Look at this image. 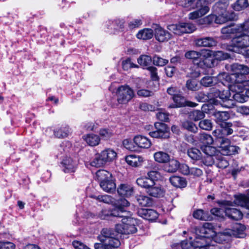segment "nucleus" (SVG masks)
Listing matches in <instances>:
<instances>
[{
  "label": "nucleus",
  "mask_w": 249,
  "mask_h": 249,
  "mask_svg": "<svg viewBox=\"0 0 249 249\" xmlns=\"http://www.w3.org/2000/svg\"><path fill=\"white\" fill-rule=\"evenodd\" d=\"M196 237L193 241L184 240L181 242L182 249H208L209 246H214L216 243H221L222 239H218L224 235L216 234L213 226L210 223H205L203 226L196 230Z\"/></svg>",
  "instance_id": "obj_1"
},
{
  "label": "nucleus",
  "mask_w": 249,
  "mask_h": 249,
  "mask_svg": "<svg viewBox=\"0 0 249 249\" xmlns=\"http://www.w3.org/2000/svg\"><path fill=\"white\" fill-rule=\"evenodd\" d=\"M179 5L188 10L197 9L188 15V18L195 20L206 15L210 11V8L206 0H180Z\"/></svg>",
  "instance_id": "obj_2"
},
{
  "label": "nucleus",
  "mask_w": 249,
  "mask_h": 249,
  "mask_svg": "<svg viewBox=\"0 0 249 249\" xmlns=\"http://www.w3.org/2000/svg\"><path fill=\"white\" fill-rule=\"evenodd\" d=\"M231 93L233 101L239 103L246 102L249 97V80H239L235 79L228 85Z\"/></svg>",
  "instance_id": "obj_3"
},
{
  "label": "nucleus",
  "mask_w": 249,
  "mask_h": 249,
  "mask_svg": "<svg viewBox=\"0 0 249 249\" xmlns=\"http://www.w3.org/2000/svg\"><path fill=\"white\" fill-rule=\"evenodd\" d=\"M209 53L207 49H203L199 52L189 51L185 54V57L192 60L194 64L200 68H211L213 66L212 60L208 59Z\"/></svg>",
  "instance_id": "obj_4"
},
{
  "label": "nucleus",
  "mask_w": 249,
  "mask_h": 249,
  "mask_svg": "<svg viewBox=\"0 0 249 249\" xmlns=\"http://www.w3.org/2000/svg\"><path fill=\"white\" fill-rule=\"evenodd\" d=\"M130 205L129 202L124 198H121L115 203L114 208L109 211L104 209L99 213L98 216L102 219H107L110 215L115 217L127 216V207Z\"/></svg>",
  "instance_id": "obj_5"
},
{
  "label": "nucleus",
  "mask_w": 249,
  "mask_h": 249,
  "mask_svg": "<svg viewBox=\"0 0 249 249\" xmlns=\"http://www.w3.org/2000/svg\"><path fill=\"white\" fill-rule=\"evenodd\" d=\"M117 158V153L111 148H106L95 155L90 162V165L95 167H101L107 163L111 162Z\"/></svg>",
  "instance_id": "obj_6"
},
{
  "label": "nucleus",
  "mask_w": 249,
  "mask_h": 249,
  "mask_svg": "<svg viewBox=\"0 0 249 249\" xmlns=\"http://www.w3.org/2000/svg\"><path fill=\"white\" fill-rule=\"evenodd\" d=\"M125 214L127 216L121 217L123 218L122 222L116 225V231L118 233L126 235L136 233L137 231V220L129 216V212L127 210Z\"/></svg>",
  "instance_id": "obj_7"
},
{
  "label": "nucleus",
  "mask_w": 249,
  "mask_h": 249,
  "mask_svg": "<svg viewBox=\"0 0 249 249\" xmlns=\"http://www.w3.org/2000/svg\"><path fill=\"white\" fill-rule=\"evenodd\" d=\"M116 95L117 103L112 105L113 107H116L119 105L128 104L134 97L135 93L132 88L125 84L120 86L116 89Z\"/></svg>",
  "instance_id": "obj_8"
},
{
  "label": "nucleus",
  "mask_w": 249,
  "mask_h": 249,
  "mask_svg": "<svg viewBox=\"0 0 249 249\" xmlns=\"http://www.w3.org/2000/svg\"><path fill=\"white\" fill-rule=\"evenodd\" d=\"M249 47V35H242L233 37L231 40V45L229 50L238 53Z\"/></svg>",
  "instance_id": "obj_9"
},
{
  "label": "nucleus",
  "mask_w": 249,
  "mask_h": 249,
  "mask_svg": "<svg viewBox=\"0 0 249 249\" xmlns=\"http://www.w3.org/2000/svg\"><path fill=\"white\" fill-rule=\"evenodd\" d=\"M167 28L174 34L178 35L192 33L196 30V26L194 24L184 22L169 25Z\"/></svg>",
  "instance_id": "obj_10"
},
{
  "label": "nucleus",
  "mask_w": 249,
  "mask_h": 249,
  "mask_svg": "<svg viewBox=\"0 0 249 249\" xmlns=\"http://www.w3.org/2000/svg\"><path fill=\"white\" fill-rule=\"evenodd\" d=\"M156 130L150 131L148 134L152 138L166 139L170 137L169 128L167 125L162 123L157 122L154 124Z\"/></svg>",
  "instance_id": "obj_11"
},
{
  "label": "nucleus",
  "mask_w": 249,
  "mask_h": 249,
  "mask_svg": "<svg viewBox=\"0 0 249 249\" xmlns=\"http://www.w3.org/2000/svg\"><path fill=\"white\" fill-rule=\"evenodd\" d=\"M230 70L231 72L230 76L231 79L226 82L231 83V81L235 78V79L239 80L240 77L247 75L249 73V67L246 65L240 64L238 63H234L230 66Z\"/></svg>",
  "instance_id": "obj_12"
},
{
  "label": "nucleus",
  "mask_w": 249,
  "mask_h": 249,
  "mask_svg": "<svg viewBox=\"0 0 249 249\" xmlns=\"http://www.w3.org/2000/svg\"><path fill=\"white\" fill-rule=\"evenodd\" d=\"M231 79L229 74L226 72L219 73L217 77L206 76L200 80V84L204 87H208L213 86L217 81L224 84V82Z\"/></svg>",
  "instance_id": "obj_13"
},
{
  "label": "nucleus",
  "mask_w": 249,
  "mask_h": 249,
  "mask_svg": "<svg viewBox=\"0 0 249 249\" xmlns=\"http://www.w3.org/2000/svg\"><path fill=\"white\" fill-rule=\"evenodd\" d=\"M231 93L230 89L219 91L218 96L221 99L220 105L226 108H232L235 103L231 98Z\"/></svg>",
  "instance_id": "obj_14"
},
{
  "label": "nucleus",
  "mask_w": 249,
  "mask_h": 249,
  "mask_svg": "<svg viewBox=\"0 0 249 249\" xmlns=\"http://www.w3.org/2000/svg\"><path fill=\"white\" fill-rule=\"evenodd\" d=\"M220 148L222 154L226 155L235 154L239 149L238 147L231 145L228 139H223L220 142Z\"/></svg>",
  "instance_id": "obj_15"
},
{
  "label": "nucleus",
  "mask_w": 249,
  "mask_h": 249,
  "mask_svg": "<svg viewBox=\"0 0 249 249\" xmlns=\"http://www.w3.org/2000/svg\"><path fill=\"white\" fill-rule=\"evenodd\" d=\"M137 150L138 149H148L152 145L151 142L148 138L141 135L135 136L133 139Z\"/></svg>",
  "instance_id": "obj_16"
},
{
  "label": "nucleus",
  "mask_w": 249,
  "mask_h": 249,
  "mask_svg": "<svg viewBox=\"0 0 249 249\" xmlns=\"http://www.w3.org/2000/svg\"><path fill=\"white\" fill-rule=\"evenodd\" d=\"M201 149L208 156V161H206L204 163L207 166L212 165L214 163L213 157L218 152L216 148L211 145H201Z\"/></svg>",
  "instance_id": "obj_17"
},
{
  "label": "nucleus",
  "mask_w": 249,
  "mask_h": 249,
  "mask_svg": "<svg viewBox=\"0 0 249 249\" xmlns=\"http://www.w3.org/2000/svg\"><path fill=\"white\" fill-rule=\"evenodd\" d=\"M154 35L156 39L160 42H167L172 37L170 33L159 26H157L155 28Z\"/></svg>",
  "instance_id": "obj_18"
},
{
  "label": "nucleus",
  "mask_w": 249,
  "mask_h": 249,
  "mask_svg": "<svg viewBox=\"0 0 249 249\" xmlns=\"http://www.w3.org/2000/svg\"><path fill=\"white\" fill-rule=\"evenodd\" d=\"M173 99L175 104L170 105L169 107L171 108L180 107L186 106L195 107L197 105L195 103L187 101L184 97L181 95L180 93L177 96L173 97Z\"/></svg>",
  "instance_id": "obj_19"
},
{
  "label": "nucleus",
  "mask_w": 249,
  "mask_h": 249,
  "mask_svg": "<svg viewBox=\"0 0 249 249\" xmlns=\"http://www.w3.org/2000/svg\"><path fill=\"white\" fill-rule=\"evenodd\" d=\"M61 164L65 173H72L77 168V161L70 157H66L62 160Z\"/></svg>",
  "instance_id": "obj_20"
},
{
  "label": "nucleus",
  "mask_w": 249,
  "mask_h": 249,
  "mask_svg": "<svg viewBox=\"0 0 249 249\" xmlns=\"http://www.w3.org/2000/svg\"><path fill=\"white\" fill-rule=\"evenodd\" d=\"M138 215L149 221L156 220L158 217V213L154 210L148 209H140L138 211Z\"/></svg>",
  "instance_id": "obj_21"
},
{
  "label": "nucleus",
  "mask_w": 249,
  "mask_h": 249,
  "mask_svg": "<svg viewBox=\"0 0 249 249\" xmlns=\"http://www.w3.org/2000/svg\"><path fill=\"white\" fill-rule=\"evenodd\" d=\"M195 45L197 47H212L216 46V40L211 37H206L196 39Z\"/></svg>",
  "instance_id": "obj_22"
},
{
  "label": "nucleus",
  "mask_w": 249,
  "mask_h": 249,
  "mask_svg": "<svg viewBox=\"0 0 249 249\" xmlns=\"http://www.w3.org/2000/svg\"><path fill=\"white\" fill-rule=\"evenodd\" d=\"M225 213L229 218L234 220H240L243 217L242 212L240 210L234 208L226 207Z\"/></svg>",
  "instance_id": "obj_23"
},
{
  "label": "nucleus",
  "mask_w": 249,
  "mask_h": 249,
  "mask_svg": "<svg viewBox=\"0 0 249 249\" xmlns=\"http://www.w3.org/2000/svg\"><path fill=\"white\" fill-rule=\"evenodd\" d=\"M245 227L244 225L236 223L234 225L233 229L228 232H225V233L228 234L231 236L233 235L236 237L242 238L245 236Z\"/></svg>",
  "instance_id": "obj_24"
},
{
  "label": "nucleus",
  "mask_w": 249,
  "mask_h": 249,
  "mask_svg": "<svg viewBox=\"0 0 249 249\" xmlns=\"http://www.w3.org/2000/svg\"><path fill=\"white\" fill-rule=\"evenodd\" d=\"M126 162L130 165L134 167L141 166L143 162V158L140 156L130 155L125 157Z\"/></svg>",
  "instance_id": "obj_25"
},
{
  "label": "nucleus",
  "mask_w": 249,
  "mask_h": 249,
  "mask_svg": "<svg viewBox=\"0 0 249 249\" xmlns=\"http://www.w3.org/2000/svg\"><path fill=\"white\" fill-rule=\"evenodd\" d=\"M100 187L103 191L107 193H111L116 189V184L113 179L112 176L109 179L100 183Z\"/></svg>",
  "instance_id": "obj_26"
},
{
  "label": "nucleus",
  "mask_w": 249,
  "mask_h": 249,
  "mask_svg": "<svg viewBox=\"0 0 249 249\" xmlns=\"http://www.w3.org/2000/svg\"><path fill=\"white\" fill-rule=\"evenodd\" d=\"M234 203L238 206L244 207L249 210V191L247 196L240 195L236 196Z\"/></svg>",
  "instance_id": "obj_27"
},
{
  "label": "nucleus",
  "mask_w": 249,
  "mask_h": 249,
  "mask_svg": "<svg viewBox=\"0 0 249 249\" xmlns=\"http://www.w3.org/2000/svg\"><path fill=\"white\" fill-rule=\"evenodd\" d=\"M147 193L153 197H159L163 196V190L161 188L160 186L156 184L154 182V184L150 186L147 190Z\"/></svg>",
  "instance_id": "obj_28"
},
{
  "label": "nucleus",
  "mask_w": 249,
  "mask_h": 249,
  "mask_svg": "<svg viewBox=\"0 0 249 249\" xmlns=\"http://www.w3.org/2000/svg\"><path fill=\"white\" fill-rule=\"evenodd\" d=\"M207 51L208 53H209L208 59H209L210 58L213 57L215 59L221 61L228 59L230 57V55L228 53H224L221 51H213L207 49Z\"/></svg>",
  "instance_id": "obj_29"
},
{
  "label": "nucleus",
  "mask_w": 249,
  "mask_h": 249,
  "mask_svg": "<svg viewBox=\"0 0 249 249\" xmlns=\"http://www.w3.org/2000/svg\"><path fill=\"white\" fill-rule=\"evenodd\" d=\"M193 217L200 220L208 221L212 218L209 212L204 211L202 209H197L193 213Z\"/></svg>",
  "instance_id": "obj_30"
},
{
  "label": "nucleus",
  "mask_w": 249,
  "mask_h": 249,
  "mask_svg": "<svg viewBox=\"0 0 249 249\" xmlns=\"http://www.w3.org/2000/svg\"><path fill=\"white\" fill-rule=\"evenodd\" d=\"M217 14L218 15L216 16V23L217 24H223L228 20H232L234 18L233 13L230 14L227 12H225V13L221 12Z\"/></svg>",
  "instance_id": "obj_31"
},
{
  "label": "nucleus",
  "mask_w": 249,
  "mask_h": 249,
  "mask_svg": "<svg viewBox=\"0 0 249 249\" xmlns=\"http://www.w3.org/2000/svg\"><path fill=\"white\" fill-rule=\"evenodd\" d=\"M71 129L68 125H62L54 130V135L58 138L67 137L70 133Z\"/></svg>",
  "instance_id": "obj_32"
},
{
  "label": "nucleus",
  "mask_w": 249,
  "mask_h": 249,
  "mask_svg": "<svg viewBox=\"0 0 249 249\" xmlns=\"http://www.w3.org/2000/svg\"><path fill=\"white\" fill-rule=\"evenodd\" d=\"M213 116L216 123L220 125L222 123H226L225 121L230 118V114L227 111H215Z\"/></svg>",
  "instance_id": "obj_33"
},
{
  "label": "nucleus",
  "mask_w": 249,
  "mask_h": 249,
  "mask_svg": "<svg viewBox=\"0 0 249 249\" xmlns=\"http://www.w3.org/2000/svg\"><path fill=\"white\" fill-rule=\"evenodd\" d=\"M169 180L174 186L177 188H184L187 185L186 179L179 176H173L170 178Z\"/></svg>",
  "instance_id": "obj_34"
},
{
  "label": "nucleus",
  "mask_w": 249,
  "mask_h": 249,
  "mask_svg": "<svg viewBox=\"0 0 249 249\" xmlns=\"http://www.w3.org/2000/svg\"><path fill=\"white\" fill-rule=\"evenodd\" d=\"M168 162V163L164 167L165 171L169 173H174L179 169L180 163L177 160L175 159L170 160V159Z\"/></svg>",
  "instance_id": "obj_35"
},
{
  "label": "nucleus",
  "mask_w": 249,
  "mask_h": 249,
  "mask_svg": "<svg viewBox=\"0 0 249 249\" xmlns=\"http://www.w3.org/2000/svg\"><path fill=\"white\" fill-rule=\"evenodd\" d=\"M154 158L155 160L160 163H164L169 161L170 156L163 151H158L154 153Z\"/></svg>",
  "instance_id": "obj_36"
},
{
  "label": "nucleus",
  "mask_w": 249,
  "mask_h": 249,
  "mask_svg": "<svg viewBox=\"0 0 249 249\" xmlns=\"http://www.w3.org/2000/svg\"><path fill=\"white\" fill-rule=\"evenodd\" d=\"M118 194L122 196H129L133 193L132 187L128 184H121L117 190Z\"/></svg>",
  "instance_id": "obj_37"
},
{
  "label": "nucleus",
  "mask_w": 249,
  "mask_h": 249,
  "mask_svg": "<svg viewBox=\"0 0 249 249\" xmlns=\"http://www.w3.org/2000/svg\"><path fill=\"white\" fill-rule=\"evenodd\" d=\"M84 140L90 146H95L99 144L100 138L95 134H90L84 137Z\"/></svg>",
  "instance_id": "obj_38"
},
{
  "label": "nucleus",
  "mask_w": 249,
  "mask_h": 249,
  "mask_svg": "<svg viewBox=\"0 0 249 249\" xmlns=\"http://www.w3.org/2000/svg\"><path fill=\"white\" fill-rule=\"evenodd\" d=\"M136 182L139 186L146 189V190L150 186L154 184V182L151 181L147 176L138 178L136 180Z\"/></svg>",
  "instance_id": "obj_39"
},
{
  "label": "nucleus",
  "mask_w": 249,
  "mask_h": 249,
  "mask_svg": "<svg viewBox=\"0 0 249 249\" xmlns=\"http://www.w3.org/2000/svg\"><path fill=\"white\" fill-rule=\"evenodd\" d=\"M153 31L151 29L145 28L140 30L137 34L139 39L146 40L151 38L153 36Z\"/></svg>",
  "instance_id": "obj_40"
},
{
  "label": "nucleus",
  "mask_w": 249,
  "mask_h": 249,
  "mask_svg": "<svg viewBox=\"0 0 249 249\" xmlns=\"http://www.w3.org/2000/svg\"><path fill=\"white\" fill-rule=\"evenodd\" d=\"M221 33L225 35L223 36V38L228 37L231 34L239 33L238 26L230 25L224 27L221 29Z\"/></svg>",
  "instance_id": "obj_41"
},
{
  "label": "nucleus",
  "mask_w": 249,
  "mask_h": 249,
  "mask_svg": "<svg viewBox=\"0 0 249 249\" xmlns=\"http://www.w3.org/2000/svg\"><path fill=\"white\" fill-rule=\"evenodd\" d=\"M198 139L202 144L201 145H211L213 142V139L212 136L206 133L199 134Z\"/></svg>",
  "instance_id": "obj_42"
},
{
  "label": "nucleus",
  "mask_w": 249,
  "mask_h": 249,
  "mask_svg": "<svg viewBox=\"0 0 249 249\" xmlns=\"http://www.w3.org/2000/svg\"><path fill=\"white\" fill-rule=\"evenodd\" d=\"M112 174L105 170H99L96 173V178L99 182H104L111 177Z\"/></svg>",
  "instance_id": "obj_43"
},
{
  "label": "nucleus",
  "mask_w": 249,
  "mask_h": 249,
  "mask_svg": "<svg viewBox=\"0 0 249 249\" xmlns=\"http://www.w3.org/2000/svg\"><path fill=\"white\" fill-rule=\"evenodd\" d=\"M228 5L227 0H222L216 2L213 6V9L216 13L227 12L226 9Z\"/></svg>",
  "instance_id": "obj_44"
},
{
  "label": "nucleus",
  "mask_w": 249,
  "mask_h": 249,
  "mask_svg": "<svg viewBox=\"0 0 249 249\" xmlns=\"http://www.w3.org/2000/svg\"><path fill=\"white\" fill-rule=\"evenodd\" d=\"M228 5L227 0H222L216 2L213 6V9L216 13L227 12L226 9Z\"/></svg>",
  "instance_id": "obj_45"
},
{
  "label": "nucleus",
  "mask_w": 249,
  "mask_h": 249,
  "mask_svg": "<svg viewBox=\"0 0 249 249\" xmlns=\"http://www.w3.org/2000/svg\"><path fill=\"white\" fill-rule=\"evenodd\" d=\"M91 197L93 198L99 202H102L107 204H113L115 200L110 196L107 195L95 196L92 195Z\"/></svg>",
  "instance_id": "obj_46"
},
{
  "label": "nucleus",
  "mask_w": 249,
  "mask_h": 249,
  "mask_svg": "<svg viewBox=\"0 0 249 249\" xmlns=\"http://www.w3.org/2000/svg\"><path fill=\"white\" fill-rule=\"evenodd\" d=\"M114 236L112 230L108 229H103L99 235L98 239L101 242H104L107 240V238H111Z\"/></svg>",
  "instance_id": "obj_47"
},
{
  "label": "nucleus",
  "mask_w": 249,
  "mask_h": 249,
  "mask_svg": "<svg viewBox=\"0 0 249 249\" xmlns=\"http://www.w3.org/2000/svg\"><path fill=\"white\" fill-rule=\"evenodd\" d=\"M137 200L139 205L142 207H149L152 205V199L145 196L140 195L137 196Z\"/></svg>",
  "instance_id": "obj_48"
},
{
  "label": "nucleus",
  "mask_w": 249,
  "mask_h": 249,
  "mask_svg": "<svg viewBox=\"0 0 249 249\" xmlns=\"http://www.w3.org/2000/svg\"><path fill=\"white\" fill-rule=\"evenodd\" d=\"M187 154L188 156L193 160H199L201 158V153L200 151L196 148L188 149Z\"/></svg>",
  "instance_id": "obj_49"
},
{
  "label": "nucleus",
  "mask_w": 249,
  "mask_h": 249,
  "mask_svg": "<svg viewBox=\"0 0 249 249\" xmlns=\"http://www.w3.org/2000/svg\"><path fill=\"white\" fill-rule=\"evenodd\" d=\"M107 243L108 249H114L118 247L120 245V241L114 237V236L111 238H107V240L104 241Z\"/></svg>",
  "instance_id": "obj_50"
},
{
  "label": "nucleus",
  "mask_w": 249,
  "mask_h": 249,
  "mask_svg": "<svg viewBox=\"0 0 249 249\" xmlns=\"http://www.w3.org/2000/svg\"><path fill=\"white\" fill-rule=\"evenodd\" d=\"M137 61L141 66L146 67L151 64L152 59L149 55H142L138 58Z\"/></svg>",
  "instance_id": "obj_51"
},
{
  "label": "nucleus",
  "mask_w": 249,
  "mask_h": 249,
  "mask_svg": "<svg viewBox=\"0 0 249 249\" xmlns=\"http://www.w3.org/2000/svg\"><path fill=\"white\" fill-rule=\"evenodd\" d=\"M189 117L191 119L197 121L204 118L205 114L202 111L195 110L190 113Z\"/></svg>",
  "instance_id": "obj_52"
},
{
  "label": "nucleus",
  "mask_w": 249,
  "mask_h": 249,
  "mask_svg": "<svg viewBox=\"0 0 249 249\" xmlns=\"http://www.w3.org/2000/svg\"><path fill=\"white\" fill-rule=\"evenodd\" d=\"M216 15L214 14H210L203 18H200L198 20V23L199 24H211L214 21L216 23Z\"/></svg>",
  "instance_id": "obj_53"
},
{
  "label": "nucleus",
  "mask_w": 249,
  "mask_h": 249,
  "mask_svg": "<svg viewBox=\"0 0 249 249\" xmlns=\"http://www.w3.org/2000/svg\"><path fill=\"white\" fill-rule=\"evenodd\" d=\"M249 6L248 0H237L234 4L233 8L235 10L240 11Z\"/></svg>",
  "instance_id": "obj_54"
},
{
  "label": "nucleus",
  "mask_w": 249,
  "mask_h": 249,
  "mask_svg": "<svg viewBox=\"0 0 249 249\" xmlns=\"http://www.w3.org/2000/svg\"><path fill=\"white\" fill-rule=\"evenodd\" d=\"M232 125V124L230 122L222 123L220 125V127L223 129L225 137L231 135L233 133V130L231 128Z\"/></svg>",
  "instance_id": "obj_55"
},
{
  "label": "nucleus",
  "mask_w": 249,
  "mask_h": 249,
  "mask_svg": "<svg viewBox=\"0 0 249 249\" xmlns=\"http://www.w3.org/2000/svg\"><path fill=\"white\" fill-rule=\"evenodd\" d=\"M199 126L202 129L211 130L213 128V124L211 120L205 119L199 122Z\"/></svg>",
  "instance_id": "obj_56"
},
{
  "label": "nucleus",
  "mask_w": 249,
  "mask_h": 249,
  "mask_svg": "<svg viewBox=\"0 0 249 249\" xmlns=\"http://www.w3.org/2000/svg\"><path fill=\"white\" fill-rule=\"evenodd\" d=\"M122 68L124 71H128L132 68H138V66L134 64L131 62V59L129 58L122 61Z\"/></svg>",
  "instance_id": "obj_57"
},
{
  "label": "nucleus",
  "mask_w": 249,
  "mask_h": 249,
  "mask_svg": "<svg viewBox=\"0 0 249 249\" xmlns=\"http://www.w3.org/2000/svg\"><path fill=\"white\" fill-rule=\"evenodd\" d=\"M182 126L186 130L195 133L197 130V127L193 123L189 121H185L183 123Z\"/></svg>",
  "instance_id": "obj_58"
},
{
  "label": "nucleus",
  "mask_w": 249,
  "mask_h": 249,
  "mask_svg": "<svg viewBox=\"0 0 249 249\" xmlns=\"http://www.w3.org/2000/svg\"><path fill=\"white\" fill-rule=\"evenodd\" d=\"M148 177L153 181L155 182V180H157L161 178V174L158 171L156 170H151L147 173Z\"/></svg>",
  "instance_id": "obj_59"
},
{
  "label": "nucleus",
  "mask_w": 249,
  "mask_h": 249,
  "mask_svg": "<svg viewBox=\"0 0 249 249\" xmlns=\"http://www.w3.org/2000/svg\"><path fill=\"white\" fill-rule=\"evenodd\" d=\"M137 94L141 97H148L152 96L154 93L152 91L147 89H137Z\"/></svg>",
  "instance_id": "obj_60"
},
{
  "label": "nucleus",
  "mask_w": 249,
  "mask_h": 249,
  "mask_svg": "<svg viewBox=\"0 0 249 249\" xmlns=\"http://www.w3.org/2000/svg\"><path fill=\"white\" fill-rule=\"evenodd\" d=\"M186 87L191 90H196L198 89V85L196 80L190 79L186 82Z\"/></svg>",
  "instance_id": "obj_61"
},
{
  "label": "nucleus",
  "mask_w": 249,
  "mask_h": 249,
  "mask_svg": "<svg viewBox=\"0 0 249 249\" xmlns=\"http://www.w3.org/2000/svg\"><path fill=\"white\" fill-rule=\"evenodd\" d=\"M123 144L126 149L130 151H137L136 147L135 145V143H134V142H132L131 141H130L129 139L124 140L123 142Z\"/></svg>",
  "instance_id": "obj_62"
},
{
  "label": "nucleus",
  "mask_w": 249,
  "mask_h": 249,
  "mask_svg": "<svg viewBox=\"0 0 249 249\" xmlns=\"http://www.w3.org/2000/svg\"><path fill=\"white\" fill-rule=\"evenodd\" d=\"M168 60L163 59L158 56L155 55L153 57V63L155 65L163 66L168 63Z\"/></svg>",
  "instance_id": "obj_63"
},
{
  "label": "nucleus",
  "mask_w": 249,
  "mask_h": 249,
  "mask_svg": "<svg viewBox=\"0 0 249 249\" xmlns=\"http://www.w3.org/2000/svg\"><path fill=\"white\" fill-rule=\"evenodd\" d=\"M99 134L103 139L107 140L111 137L112 133L111 131L108 129L102 128L100 130Z\"/></svg>",
  "instance_id": "obj_64"
}]
</instances>
